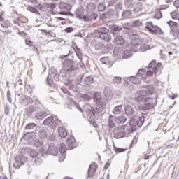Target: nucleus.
<instances>
[{
    "label": "nucleus",
    "mask_w": 179,
    "mask_h": 179,
    "mask_svg": "<svg viewBox=\"0 0 179 179\" xmlns=\"http://www.w3.org/2000/svg\"><path fill=\"white\" fill-rule=\"evenodd\" d=\"M155 91L152 90H140L136 93V101L138 103L141 101H143L144 106L143 107V110L146 111V110H150V108H153L155 106H156V99L148 97L143 98L145 96H150V94H154Z\"/></svg>",
    "instance_id": "nucleus-1"
},
{
    "label": "nucleus",
    "mask_w": 179,
    "mask_h": 179,
    "mask_svg": "<svg viewBox=\"0 0 179 179\" xmlns=\"http://www.w3.org/2000/svg\"><path fill=\"white\" fill-rule=\"evenodd\" d=\"M142 39L139 37V35H133L131 37V44L132 45L131 50L134 52H137V51H140L141 52H145V51H148V50H150V45L148 44H143Z\"/></svg>",
    "instance_id": "nucleus-2"
},
{
    "label": "nucleus",
    "mask_w": 179,
    "mask_h": 179,
    "mask_svg": "<svg viewBox=\"0 0 179 179\" xmlns=\"http://www.w3.org/2000/svg\"><path fill=\"white\" fill-rule=\"evenodd\" d=\"M146 72V69H140L136 76H131L129 77H124V82H131V83H134V85H138V83H141V81L142 80L143 76V73Z\"/></svg>",
    "instance_id": "nucleus-3"
},
{
    "label": "nucleus",
    "mask_w": 179,
    "mask_h": 179,
    "mask_svg": "<svg viewBox=\"0 0 179 179\" xmlns=\"http://www.w3.org/2000/svg\"><path fill=\"white\" fill-rule=\"evenodd\" d=\"M59 75H58V71L55 69H52L51 71L49 72L47 78V83L49 85L51 89H54L55 87V85L54 84V80L55 82H59Z\"/></svg>",
    "instance_id": "nucleus-4"
},
{
    "label": "nucleus",
    "mask_w": 179,
    "mask_h": 179,
    "mask_svg": "<svg viewBox=\"0 0 179 179\" xmlns=\"http://www.w3.org/2000/svg\"><path fill=\"white\" fill-rule=\"evenodd\" d=\"M147 26L145 27V29L150 31V33H152V34H164V32H163V30L162 29L156 25H153L152 22H147Z\"/></svg>",
    "instance_id": "nucleus-5"
},
{
    "label": "nucleus",
    "mask_w": 179,
    "mask_h": 179,
    "mask_svg": "<svg viewBox=\"0 0 179 179\" xmlns=\"http://www.w3.org/2000/svg\"><path fill=\"white\" fill-rule=\"evenodd\" d=\"M167 24L169 26L171 29L170 34L172 36H176L177 34L178 38H179V27L178 26L177 22L173 21L167 22Z\"/></svg>",
    "instance_id": "nucleus-6"
},
{
    "label": "nucleus",
    "mask_w": 179,
    "mask_h": 179,
    "mask_svg": "<svg viewBox=\"0 0 179 179\" xmlns=\"http://www.w3.org/2000/svg\"><path fill=\"white\" fill-rule=\"evenodd\" d=\"M106 27L109 29V32L113 34V36L120 34V31L122 30V27L117 24L106 25Z\"/></svg>",
    "instance_id": "nucleus-7"
},
{
    "label": "nucleus",
    "mask_w": 179,
    "mask_h": 179,
    "mask_svg": "<svg viewBox=\"0 0 179 179\" xmlns=\"http://www.w3.org/2000/svg\"><path fill=\"white\" fill-rule=\"evenodd\" d=\"M96 171H97V164L96 162H92L87 171L88 178H93L96 174Z\"/></svg>",
    "instance_id": "nucleus-8"
},
{
    "label": "nucleus",
    "mask_w": 179,
    "mask_h": 179,
    "mask_svg": "<svg viewBox=\"0 0 179 179\" xmlns=\"http://www.w3.org/2000/svg\"><path fill=\"white\" fill-rule=\"evenodd\" d=\"M149 69H152L154 71L155 75H157V72L162 69V63L159 62L157 64H156V60H152L150 62L148 65Z\"/></svg>",
    "instance_id": "nucleus-9"
},
{
    "label": "nucleus",
    "mask_w": 179,
    "mask_h": 179,
    "mask_svg": "<svg viewBox=\"0 0 179 179\" xmlns=\"http://www.w3.org/2000/svg\"><path fill=\"white\" fill-rule=\"evenodd\" d=\"M37 8L41 10V12H47L48 9H55V3H45L43 4H39L37 6Z\"/></svg>",
    "instance_id": "nucleus-10"
},
{
    "label": "nucleus",
    "mask_w": 179,
    "mask_h": 179,
    "mask_svg": "<svg viewBox=\"0 0 179 179\" xmlns=\"http://www.w3.org/2000/svg\"><path fill=\"white\" fill-rule=\"evenodd\" d=\"M97 17H99V15H97V13L87 12V14L83 15L82 19L84 22H93V20H96Z\"/></svg>",
    "instance_id": "nucleus-11"
},
{
    "label": "nucleus",
    "mask_w": 179,
    "mask_h": 179,
    "mask_svg": "<svg viewBox=\"0 0 179 179\" xmlns=\"http://www.w3.org/2000/svg\"><path fill=\"white\" fill-rule=\"evenodd\" d=\"M63 65L68 71H72L75 70V66H73V60L66 59L64 62H63Z\"/></svg>",
    "instance_id": "nucleus-12"
},
{
    "label": "nucleus",
    "mask_w": 179,
    "mask_h": 179,
    "mask_svg": "<svg viewBox=\"0 0 179 179\" xmlns=\"http://www.w3.org/2000/svg\"><path fill=\"white\" fill-rule=\"evenodd\" d=\"M59 8L64 12V15H66V12H69L72 9V6L68 3L61 1L59 3Z\"/></svg>",
    "instance_id": "nucleus-13"
},
{
    "label": "nucleus",
    "mask_w": 179,
    "mask_h": 179,
    "mask_svg": "<svg viewBox=\"0 0 179 179\" xmlns=\"http://www.w3.org/2000/svg\"><path fill=\"white\" fill-rule=\"evenodd\" d=\"M113 43L115 45H124L125 44V39L120 34L113 36Z\"/></svg>",
    "instance_id": "nucleus-14"
},
{
    "label": "nucleus",
    "mask_w": 179,
    "mask_h": 179,
    "mask_svg": "<svg viewBox=\"0 0 179 179\" xmlns=\"http://www.w3.org/2000/svg\"><path fill=\"white\" fill-rule=\"evenodd\" d=\"M66 143L69 146V149H75L78 146V144L76 143V140H75V137L70 136L68 138L66 141Z\"/></svg>",
    "instance_id": "nucleus-15"
},
{
    "label": "nucleus",
    "mask_w": 179,
    "mask_h": 179,
    "mask_svg": "<svg viewBox=\"0 0 179 179\" xmlns=\"http://www.w3.org/2000/svg\"><path fill=\"white\" fill-rule=\"evenodd\" d=\"M24 164V162H23V157L17 156L15 157V162L13 164V166L15 169H20V167Z\"/></svg>",
    "instance_id": "nucleus-16"
},
{
    "label": "nucleus",
    "mask_w": 179,
    "mask_h": 179,
    "mask_svg": "<svg viewBox=\"0 0 179 179\" xmlns=\"http://www.w3.org/2000/svg\"><path fill=\"white\" fill-rule=\"evenodd\" d=\"M66 150H68V149L66 148L65 143H62L59 145V152L61 154L60 159H62V161L65 159V152H66Z\"/></svg>",
    "instance_id": "nucleus-17"
},
{
    "label": "nucleus",
    "mask_w": 179,
    "mask_h": 179,
    "mask_svg": "<svg viewBox=\"0 0 179 179\" xmlns=\"http://www.w3.org/2000/svg\"><path fill=\"white\" fill-rule=\"evenodd\" d=\"M134 10H133V13L134 16H141V12L142 11V4L138 2L137 3L136 6L133 8Z\"/></svg>",
    "instance_id": "nucleus-18"
},
{
    "label": "nucleus",
    "mask_w": 179,
    "mask_h": 179,
    "mask_svg": "<svg viewBox=\"0 0 179 179\" xmlns=\"http://www.w3.org/2000/svg\"><path fill=\"white\" fill-rule=\"evenodd\" d=\"M124 5L126 8H128L129 9H134L136 5H138V3L135 2L134 0H126L124 1Z\"/></svg>",
    "instance_id": "nucleus-19"
},
{
    "label": "nucleus",
    "mask_w": 179,
    "mask_h": 179,
    "mask_svg": "<svg viewBox=\"0 0 179 179\" xmlns=\"http://www.w3.org/2000/svg\"><path fill=\"white\" fill-rule=\"evenodd\" d=\"M83 13H85V8H83V6H80L75 11V15L79 19H82L83 17Z\"/></svg>",
    "instance_id": "nucleus-20"
},
{
    "label": "nucleus",
    "mask_w": 179,
    "mask_h": 179,
    "mask_svg": "<svg viewBox=\"0 0 179 179\" xmlns=\"http://www.w3.org/2000/svg\"><path fill=\"white\" fill-rule=\"evenodd\" d=\"M122 19H132L134 15L131 10H124L121 14Z\"/></svg>",
    "instance_id": "nucleus-21"
},
{
    "label": "nucleus",
    "mask_w": 179,
    "mask_h": 179,
    "mask_svg": "<svg viewBox=\"0 0 179 179\" xmlns=\"http://www.w3.org/2000/svg\"><path fill=\"white\" fill-rule=\"evenodd\" d=\"M99 38L103 41H106V43H109V41H111V35L108 33L101 34H99Z\"/></svg>",
    "instance_id": "nucleus-22"
},
{
    "label": "nucleus",
    "mask_w": 179,
    "mask_h": 179,
    "mask_svg": "<svg viewBox=\"0 0 179 179\" xmlns=\"http://www.w3.org/2000/svg\"><path fill=\"white\" fill-rule=\"evenodd\" d=\"M73 49L74 50L78 58L79 59H80V61H82V50H80V48H79L78 47V45H76V44L73 43Z\"/></svg>",
    "instance_id": "nucleus-23"
},
{
    "label": "nucleus",
    "mask_w": 179,
    "mask_h": 179,
    "mask_svg": "<svg viewBox=\"0 0 179 179\" xmlns=\"http://www.w3.org/2000/svg\"><path fill=\"white\" fill-rule=\"evenodd\" d=\"M113 57L117 59H120L122 57V50L118 48L113 49Z\"/></svg>",
    "instance_id": "nucleus-24"
},
{
    "label": "nucleus",
    "mask_w": 179,
    "mask_h": 179,
    "mask_svg": "<svg viewBox=\"0 0 179 179\" xmlns=\"http://www.w3.org/2000/svg\"><path fill=\"white\" fill-rule=\"evenodd\" d=\"M29 155L32 159H37V157H40L41 156H44L43 153H38V151L36 150H31L29 152Z\"/></svg>",
    "instance_id": "nucleus-25"
},
{
    "label": "nucleus",
    "mask_w": 179,
    "mask_h": 179,
    "mask_svg": "<svg viewBox=\"0 0 179 179\" xmlns=\"http://www.w3.org/2000/svg\"><path fill=\"white\" fill-rule=\"evenodd\" d=\"M48 153L52 156H57L58 155V148L54 145H50L48 147Z\"/></svg>",
    "instance_id": "nucleus-26"
},
{
    "label": "nucleus",
    "mask_w": 179,
    "mask_h": 179,
    "mask_svg": "<svg viewBox=\"0 0 179 179\" xmlns=\"http://www.w3.org/2000/svg\"><path fill=\"white\" fill-rule=\"evenodd\" d=\"M2 13L0 14V22H1L0 23L1 27H6V29H8V27H9L10 26V22H9V20H3V17H2Z\"/></svg>",
    "instance_id": "nucleus-27"
},
{
    "label": "nucleus",
    "mask_w": 179,
    "mask_h": 179,
    "mask_svg": "<svg viewBox=\"0 0 179 179\" xmlns=\"http://www.w3.org/2000/svg\"><path fill=\"white\" fill-rule=\"evenodd\" d=\"M101 92H97L94 94V101L96 104H100V103H101Z\"/></svg>",
    "instance_id": "nucleus-28"
},
{
    "label": "nucleus",
    "mask_w": 179,
    "mask_h": 179,
    "mask_svg": "<svg viewBox=\"0 0 179 179\" xmlns=\"http://www.w3.org/2000/svg\"><path fill=\"white\" fill-rule=\"evenodd\" d=\"M47 115H48V113L45 111H41L36 113L35 118H36V120H44Z\"/></svg>",
    "instance_id": "nucleus-29"
},
{
    "label": "nucleus",
    "mask_w": 179,
    "mask_h": 179,
    "mask_svg": "<svg viewBox=\"0 0 179 179\" xmlns=\"http://www.w3.org/2000/svg\"><path fill=\"white\" fill-rule=\"evenodd\" d=\"M58 132L60 138H66L68 136V132L63 127H59L58 129Z\"/></svg>",
    "instance_id": "nucleus-30"
},
{
    "label": "nucleus",
    "mask_w": 179,
    "mask_h": 179,
    "mask_svg": "<svg viewBox=\"0 0 179 179\" xmlns=\"http://www.w3.org/2000/svg\"><path fill=\"white\" fill-rule=\"evenodd\" d=\"M125 113L127 115H129V117H131V115H134V109L132 108V106L129 105H127L124 107Z\"/></svg>",
    "instance_id": "nucleus-31"
},
{
    "label": "nucleus",
    "mask_w": 179,
    "mask_h": 179,
    "mask_svg": "<svg viewBox=\"0 0 179 179\" xmlns=\"http://www.w3.org/2000/svg\"><path fill=\"white\" fill-rule=\"evenodd\" d=\"M113 138H115V139H121L122 138H125V131H124V130H121L115 133Z\"/></svg>",
    "instance_id": "nucleus-32"
},
{
    "label": "nucleus",
    "mask_w": 179,
    "mask_h": 179,
    "mask_svg": "<svg viewBox=\"0 0 179 179\" xmlns=\"http://www.w3.org/2000/svg\"><path fill=\"white\" fill-rule=\"evenodd\" d=\"M108 127L110 129H113V128L115 127V117L113 115H110L109 117Z\"/></svg>",
    "instance_id": "nucleus-33"
},
{
    "label": "nucleus",
    "mask_w": 179,
    "mask_h": 179,
    "mask_svg": "<svg viewBox=\"0 0 179 179\" xmlns=\"http://www.w3.org/2000/svg\"><path fill=\"white\" fill-rule=\"evenodd\" d=\"M97 31L99 34H106L107 33H110V29L108 27H101L98 28Z\"/></svg>",
    "instance_id": "nucleus-34"
},
{
    "label": "nucleus",
    "mask_w": 179,
    "mask_h": 179,
    "mask_svg": "<svg viewBox=\"0 0 179 179\" xmlns=\"http://www.w3.org/2000/svg\"><path fill=\"white\" fill-rule=\"evenodd\" d=\"M54 121V115L50 116L44 120L43 124L45 126L51 125Z\"/></svg>",
    "instance_id": "nucleus-35"
},
{
    "label": "nucleus",
    "mask_w": 179,
    "mask_h": 179,
    "mask_svg": "<svg viewBox=\"0 0 179 179\" xmlns=\"http://www.w3.org/2000/svg\"><path fill=\"white\" fill-rule=\"evenodd\" d=\"M114 15H115V11L113 9H110L108 12L105 13L104 16L106 19H113Z\"/></svg>",
    "instance_id": "nucleus-36"
},
{
    "label": "nucleus",
    "mask_w": 179,
    "mask_h": 179,
    "mask_svg": "<svg viewBox=\"0 0 179 179\" xmlns=\"http://www.w3.org/2000/svg\"><path fill=\"white\" fill-rule=\"evenodd\" d=\"M54 120L52 121V128H57V127L61 125V120L55 115L53 116Z\"/></svg>",
    "instance_id": "nucleus-37"
},
{
    "label": "nucleus",
    "mask_w": 179,
    "mask_h": 179,
    "mask_svg": "<svg viewBox=\"0 0 179 179\" xmlns=\"http://www.w3.org/2000/svg\"><path fill=\"white\" fill-rule=\"evenodd\" d=\"M27 10H29V12H31V13H34L35 15H38V16H40V13L36 8V7L31 6H28L27 7Z\"/></svg>",
    "instance_id": "nucleus-38"
},
{
    "label": "nucleus",
    "mask_w": 179,
    "mask_h": 179,
    "mask_svg": "<svg viewBox=\"0 0 179 179\" xmlns=\"http://www.w3.org/2000/svg\"><path fill=\"white\" fill-rule=\"evenodd\" d=\"M58 75L59 80H62L64 83L68 80V78H66V73L65 71H61Z\"/></svg>",
    "instance_id": "nucleus-39"
},
{
    "label": "nucleus",
    "mask_w": 179,
    "mask_h": 179,
    "mask_svg": "<svg viewBox=\"0 0 179 179\" xmlns=\"http://www.w3.org/2000/svg\"><path fill=\"white\" fill-rule=\"evenodd\" d=\"M101 64H103V65H112L111 62H110V59L108 58V57H104L101 58L100 59Z\"/></svg>",
    "instance_id": "nucleus-40"
},
{
    "label": "nucleus",
    "mask_w": 179,
    "mask_h": 179,
    "mask_svg": "<svg viewBox=\"0 0 179 179\" xmlns=\"http://www.w3.org/2000/svg\"><path fill=\"white\" fill-rule=\"evenodd\" d=\"M44 142L41 139H36L34 141V146L35 148H41L43 145Z\"/></svg>",
    "instance_id": "nucleus-41"
},
{
    "label": "nucleus",
    "mask_w": 179,
    "mask_h": 179,
    "mask_svg": "<svg viewBox=\"0 0 179 179\" xmlns=\"http://www.w3.org/2000/svg\"><path fill=\"white\" fill-rule=\"evenodd\" d=\"M96 9V5L94 3H90L87 6V12L92 13Z\"/></svg>",
    "instance_id": "nucleus-42"
},
{
    "label": "nucleus",
    "mask_w": 179,
    "mask_h": 179,
    "mask_svg": "<svg viewBox=\"0 0 179 179\" xmlns=\"http://www.w3.org/2000/svg\"><path fill=\"white\" fill-rule=\"evenodd\" d=\"M113 48H114V45L111 43H108L103 47V51L104 52H110V51H111V50H113Z\"/></svg>",
    "instance_id": "nucleus-43"
},
{
    "label": "nucleus",
    "mask_w": 179,
    "mask_h": 179,
    "mask_svg": "<svg viewBox=\"0 0 179 179\" xmlns=\"http://www.w3.org/2000/svg\"><path fill=\"white\" fill-rule=\"evenodd\" d=\"M122 111V106L121 105L115 106L113 110V114L118 115V114H121Z\"/></svg>",
    "instance_id": "nucleus-44"
},
{
    "label": "nucleus",
    "mask_w": 179,
    "mask_h": 179,
    "mask_svg": "<svg viewBox=\"0 0 179 179\" xmlns=\"http://www.w3.org/2000/svg\"><path fill=\"white\" fill-rule=\"evenodd\" d=\"M93 82H94V80L93 79V78L92 76L86 77L84 79L85 85H92V83H93Z\"/></svg>",
    "instance_id": "nucleus-45"
},
{
    "label": "nucleus",
    "mask_w": 179,
    "mask_h": 179,
    "mask_svg": "<svg viewBox=\"0 0 179 179\" xmlns=\"http://www.w3.org/2000/svg\"><path fill=\"white\" fill-rule=\"evenodd\" d=\"M144 122H145V116L140 117L136 122L137 127H138V128H141V127L143 125Z\"/></svg>",
    "instance_id": "nucleus-46"
},
{
    "label": "nucleus",
    "mask_w": 179,
    "mask_h": 179,
    "mask_svg": "<svg viewBox=\"0 0 179 179\" xmlns=\"http://www.w3.org/2000/svg\"><path fill=\"white\" fill-rule=\"evenodd\" d=\"M122 58L124 59H127V58H131L132 57V54L131 52H129L128 50H125L122 52Z\"/></svg>",
    "instance_id": "nucleus-47"
},
{
    "label": "nucleus",
    "mask_w": 179,
    "mask_h": 179,
    "mask_svg": "<svg viewBox=\"0 0 179 179\" xmlns=\"http://www.w3.org/2000/svg\"><path fill=\"white\" fill-rule=\"evenodd\" d=\"M32 162L34 163V164H36V166H40V164L43 163V159H41L40 157H38L36 158H34Z\"/></svg>",
    "instance_id": "nucleus-48"
},
{
    "label": "nucleus",
    "mask_w": 179,
    "mask_h": 179,
    "mask_svg": "<svg viewBox=\"0 0 179 179\" xmlns=\"http://www.w3.org/2000/svg\"><path fill=\"white\" fill-rule=\"evenodd\" d=\"M106 3H104V2L100 3L98 5L99 12H104L106 10Z\"/></svg>",
    "instance_id": "nucleus-49"
},
{
    "label": "nucleus",
    "mask_w": 179,
    "mask_h": 179,
    "mask_svg": "<svg viewBox=\"0 0 179 179\" xmlns=\"http://www.w3.org/2000/svg\"><path fill=\"white\" fill-rule=\"evenodd\" d=\"M122 81V78L120 76H115L113 79V82L114 85H120V83H121Z\"/></svg>",
    "instance_id": "nucleus-50"
},
{
    "label": "nucleus",
    "mask_w": 179,
    "mask_h": 179,
    "mask_svg": "<svg viewBox=\"0 0 179 179\" xmlns=\"http://www.w3.org/2000/svg\"><path fill=\"white\" fill-rule=\"evenodd\" d=\"M38 136H40L41 139H45L47 138V131L44 129L41 130L38 133Z\"/></svg>",
    "instance_id": "nucleus-51"
},
{
    "label": "nucleus",
    "mask_w": 179,
    "mask_h": 179,
    "mask_svg": "<svg viewBox=\"0 0 179 179\" xmlns=\"http://www.w3.org/2000/svg\"><path fill=\"white\" fill-rule=\"evenodd\" d=\"M103 94L105 96V97L103 98L104 100H106V101L111 100V94H110V92H108V91L105 90L103 92Z\"/></svg>",
    "instance_id": "nucleus-52"
},
{
    "label": "nucleus",
    "mask_w": 179,
    "mask_h": 179,
    "mask_svg": "<svg viewBox=\"0 0 179 179\" xmlns=\"http://www.w3.org/2000/svg\"><path fill=\"white\" fill-rule=\"evenodd\" d=\"M69 87L71 90H80L81 85L79 84H76V85H70Z\"/></svg>",
    "instance_id": "nucleus-53"
},
{
    "label": "nucleus",
    "mask_w": 179,
    "mask_h": 179,
    "mask_svg": "<svg viewBox=\"0 0 179 179\" xmlns=\"http://www.w3.org/2000/svg\"><path fill=\"white\" fill-rule=\"evenodd\" d=\"M94 47L95 50H101L104 47V45L100 42H96Z\"/></svg>",
    "instance_id": "nucleus-54"
},
{
    "label": "nucleus",
    "mask_w": 179,
    "mask_h": 179,
    "mask_svg": "<svg viewBox=\"0 0 179 179\" xmlns=\"http://www.w3.org/2000/svg\"><path fill=\"white\" fill-rule=\"evenodd\" d=\"M36 128V124L35 123H29L28 124L26 125L25 129H34Z\"/></svg>",
    "instance_id": "nucleus-55"
},
{
    "label": "nucleus",
    "mask_w": 179,
    "mask_h": 179,
    "mask_svg": "<svg viewBox=\"0 0 179 179\" xmlns=\"http://www.w3.org/2000/svg\"><path fill=\"white\" fill-rule=\"evenodd\" d=\"M113 148L116 153H122V152H125L127 150V149H124V148H118L115 147V145H114Z\"/></svg>",
    "instance_id": "nucleus-56"
},
{
    "label": "nucleus",
    "mask_w": 179,
    "mask_h": 179,
    "mask_svg": "<svg viewBox=\"0 0 179 179\" xmlns=\"http://www.w3.org/2000/svg\"><path fill=\"white\" fill-rule=\"evenodd\" d=\"M117 120L120 122V124H125V122H127V118L124 116H119Z\"/></svg>",
    "instance_id": "nucleus-57"
},
{
    "label": "nucleus",
    "mask_w": 179,
    "mask_h": 179,
    "mask_svg": "<svg viewBox=\"0 0 179 179\" xmlns=\"http://www.w3.org/2000/svg\"><path fill=\"white\" fill-rule=\"evenodd\" d=\"M27 111L28 115H31V114H33V113L34 112V107L32 105L29 106L27 108Z\"/></svg>",
    "instance_id": "nucleus-58"
},
{
    "label": "nucleus",
    "mask_w": 179,
    "mask_h": 179,
    "mask_svg": "<svg viewBox=\"0 0 179 179\" xmlns=\"http://www.w3.org/2000/svg\"><path fill=\"white\" fill-rule=\"evenodd\" d=\"M155 19H162L163 17V14H162L161 11H157L155 15H154Z\"/></svg>",
    "instance_id": "nucleus-59"
},
{
    "label": "nucleus",
    "mask_w": 179,
    "mask_h": 179,
    "mask_svg": "<svg viewBox=\"0 0 179 179\" xmlns=\"http://www.w3.org/2000/svg\"><path fill=\"white\" fill-rule=\"evenodd\" d=\"M22 101H23V103H26V101H27L29 103V104H33V103L34 102L33 99H31L30 97H27L25 99H23Z\"/></svg>",
    "instance_id": "nucleus-60"
},
{
    "label": "nucleus",
    "mask_w": 179,
    "mask_h": 179,
    "mask_svg": "<svg viewBox=\"0 0 179 179\" xmlns=\"http://www.w3.org/2000/svg\"><path fill=\"white\" fill-rule=\"evenodd\" d=\"M155 73V71L152 69H149V70L147 71L146 75L147 76H152Z\"/></svg>",
    "instance_id": "nucleus-61"
},
{
    "label": "nucleus",
    "mask_w": 179,
    "mask_h": 179,
    "mask_svg": "<svg viewBox=\"0 0 179 179\" xmlns=\"http://www.w3.org/2000/svg\"><path fill=\"white\" fill-rule=\"evenodd\" d=\"M64 31H65L66 33H72V31H73V27H67V28H66V29H64Z\"/></svg>",
    "instance_id": "nucleus-62"
},
{
    "label": "nucleus",
    "mask_w": 179,
    "mask_h": 179,
    "mask_svg": "<svg viewBox=\"0 0 179 179\" xmlns=\"http://www.w3.org/2000/svg\"><path fill=\"white\" fill-rule=\"evenodd\" d=\"M115 8L117 9V10H118L119 9H122V3H117L115 6Z\"/></svg>",
    "instance_id": "nucleus-63"
},
{
    "label": "nucleus",
    "mask_w": 179,
    "mask_h": 179,
    "mask_svg": "<svg viewBox=\"0 0 179 179\" xmlns=\"http://www.w3.org/2000/svg\"><path fill=\"white\" fill-rule=\"evenodd\" d=\"M173 6H175V8H177V9H178V8H179V0H176L173 3Z\"/></svg>",
    "instance_id": "nucleus-64"
}]
</instances>
